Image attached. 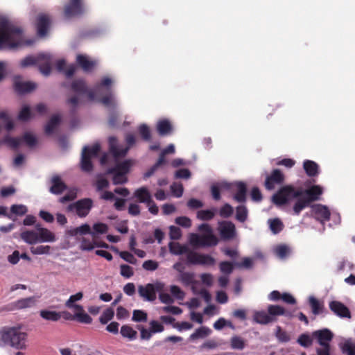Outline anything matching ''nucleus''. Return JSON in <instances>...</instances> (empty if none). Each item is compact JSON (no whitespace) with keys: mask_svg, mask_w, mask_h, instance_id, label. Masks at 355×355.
Here are the masks:
<instances>
[{"mask_svg":"<svg viewBox=\"0 0 355 355\" xmlns=\"http://www.w3.org/2000/svg\"><path fill=\"white\" fill-rule=\"evenodd\" d=\"M219 268L223 274L230 275L233 272L234 264L230 261H221L219 264Z\"/></svg>","mask_w":355,"mask_h":355,"instance_id":"56","label":"nucleus"},{"mask_svg":"<svg viewBox=\"0 0 355 355\" xmlns=\"http://www.w3.org/2000/svg\"><path fill=\"white\" fill-rule=\"evenodd\" d=\"M21 142H24L28 147H33L37 144V138L31 132H25L24 135L20 137Z\"/></svg>","mask_w":355,"mask_h":355,"instance_id":"49","label":"nucleus"},{"mask_svg":"<svg viewBox=\"0 0 355 355\" xmlns=\"http://www.w3.org/2000/svg\"><path fill=\"white\" fill-rule=\"evenodd\" d=\"M248 218V209L243 205H239L236 209V218L239 222L243 223Z\"/></svg>","mask_w":355,"mask_h":355,"instance_id":"45","label":"nucleus"},{"mask_svg":"<svg viewBox=\"0 0 355 355\" xmlns=\"http://www.w3.org/2000/svg\"><path fill=\"white\" fill-rule=\"evenodd\" d=\"M269 223L270 230L275 234L279 233L284 228V225L279 218L271 219Z\"/></svg>","mask_w":355,"mask_h":355,"instance_id":"47","label":"nucleus"},{"mask_svg":"<svg viewBox=\"0 0 355 355\" xmlns=\"http://www.w3.org/2000/svg\"><path fill=\"white\" fill-rule=\"evenodd\" d=\"M285 181V175L281 170L276 168L268 175L264 182V187L266 190L272 191L275 189L276 185H281Z\"/></svg>","mask_w":355,"mask_h":355,"instance_id":"9","label":"nucleus"},{"mask_svg":"<svg viewBox=\"0 0 355 355\" xmlns=\"http://www.w3.org/2000/svg\"><path fill=\"white\" fill-rule=\"evenodd\" d=\"M95 237L92 236V239L83 237L80 245V249L83 251H91L95 248Z\"/></svg>","mask_w":355,"mask_h":355,"instance_id":"39","label":"nucleus"},{"mask_svg":"<svg viewBox=\"0 0 355 355\" xmlns=\"http://www.w3.org/2000/svg\"><path fill=\"white\" fill-rule=\"evenodd\" d=\"M150 330H148L142 327L138 326L137 328L141 331V338L144 340L149 339L152 334L155 333V320H153L150 322Z\"/></svg>","mask_w":355,"mask_h":355,"instance_id":"40","label":"nucleus"},{"mask_svg":"<svg viewBox=\"0 0 355 355\" xmlns=\"http://www.w3.org/2000/svg\"><path fill=\"white\" fill-rule=\"evenodd\" d=\"M312 337L317 340L320 346L330 345V342L334 338V334L329 329L315 331L312 333Z\"/></svg>","mask_w":355,"mask_h":355,"instance_id":"14","label":"nucleus"},{"mask_svg":"<svg viewBox=\"0 0 355 355\" xmlns=\"http://www.w3.org/2000/svg\"><path fill=\"white\" fill-rule=\"evenodd\" d=\"M23 31L8 20L0 21V49L8 47L12 49L22 42Z\"/></svg>","mask_w":355,"mask_h":355,"instance_id":"2","label":"nucleus"},{"mask_svg":"<svg viewBox=\"0 0 355 355\" xmlns=\"http://www.w3.org/2000/svg\"><path fill=\"white\" fill-rule=\"evenodd\" d=\"M139 133L144 141H149L151 135L149 128L146 124H141L139 127Z\"/></svg>","mask_w":355,"mask_h":355,"instance_id":"58","label":"nucleus"},{"mask_svg":"<svg viewBox=\"0 0 355 355\" xmlns=\"http://www.w3.org/2000/svg\"><path fill=\"white\" fill-rule=\"evenodd\" d=\"M340 349L343 354L347 355H355V344L351 341L345 342L340 346Z\"/></svg>","mask_w":355,"mask_h":355,"instance_id":"54","label":"nucleus"},{"mask_svg":"<svg viewBox=\"0 0 355 355\" xmlns=\"http://www.w3.org/2000/svg\"><path fill=\"white\" fill-rule=\"evenodd\" d=\"M108 174H112V182L113 184H122L125 183L128 181V178L126 177V175L123 174L119 172H107Z\"/></svg>","mask_w":355,"mask_h":355,"instance_id":"50","label":"nucleus"},{"mask_svg":"<svg viewBox=\"0 0 355 355\" xmlns=\"http://www.w3.org/2000/svg\"><path fill=\"white\" fill-rule=\"evenodd\" d=\"M53 58L48 53H40L37 56H27L21 61V66L26 67L38 64L40 71L44 76H49L51 71Z\"/></svg>","mask_w":355,"mask_h":355,"instance_id":"4","label":"nucleus"},{"mask_svg":"<svg viewBox=\"0 0 355 355\" xmlns=\"http://www.w3.org/2000/svg\"><path fill=\"white\" fill-rule=\"evenodd\" d=\"M60 123V118L58 115H53L45 125V132L51 135Z\"/></svg>","mask_w":355,"mask_h":355,"instance_id":"35","label":"nucleus"},{"mask_svg":"<svg viewBox=\"0 0 355 355\" xmlns=\"http://www.w3.org/2000/svg\"><path fill=\"white\" fill-rule=\"evenodd\" d=\"M303 168L309 177H316L319 174V166L313 161L305 160L303 163Z\"/></svg>","mask_w":355,"mask_h":355,"instance_id":"25","label":"nucleus"},{"mask_svg":"<svg viewBox=\"0 0 355 355\" xmlns=\"http://www.w3.org/2000/svg\"><path fill=\"white\" fill-rule=\"evenodd\" d=\"M275 336L279 343H288L291 340V335L280 326H277Z\"/></svg>","mask_w":355,"mask_h":355,"instance_id":"36","label":"nucleus"},{"mask_svg":"<svg viewBox=\"0 0 355 355\" xmlns=\"http://www.w3.org/2000/svg\"><path fill=\"white\" fill-rule=\"evenodd\" d=\"M329 309L336 315L344 318H351V312L349 308L343 302L337 300H332L329 302Z\"/></svg>","mask_w":355,"mask_h":355,"instance_id":"13","label":"nucleus"},{"mask_svg":"<svg viewBox=\"0 0 355 355\" xmlns=\"http://www.w3.org/2000/svg\"><path fill=\"white\" fill-rule=\"evenodd\" d=\"M133 198L141 203H146L150 205L152 202V197L149 190L142 187L136 189L133 193Z\"/></svg>","mask_w":355,"mask_h":355,"instance_id":"20","label":"nucleus"},{"mask_svg":"<svg viewBox=\"0 0 355 355\" xmlns=\"http://www.w3.org/2000/svg\"><path fill=\"white\" fill-rule=\"evenodd\" d=\"M309 302L311 308L312 313L314 315H316L322 313V311L324 309V304L322 302H320L318 299H316L313 296L309 297Z\"/></svg>","mask_w":355,"mask_h":355,"instance_id":"33","label":"nucleus"},{"mask_svg":"<svg viewBox=\"0 0 355 355\" xmlns=\"http://www.w3.org/2000/svg\"><path fill=\"white\" fill-rule=\"evenodd\" d=\"M87 147L83 148L81 157V168L83 171L90 172L93 170V164L91 161L90 155L87 154Z\"/></svg>","mask_w":355,"mask_h":355,"instance_id":"27","label":"nucleus"},{"mask_svg":"<svg viewBox=\"0 0 355 355\" xmlns=\"http://www.w3.org/2000/svg\"><path fill=\"white\" fill-rule=\"evenodd\" d=\"M322 193L323 189L320 185H313L303 189L300 187L296 188L292 184H287L282 187L273 194L272 201L275 205L279 207L288 204L293 199H297L293 210L294 214L298 216L311 202L319 200Z\"/></svg>","mask_w":355,"mask_h":355,"instance_id":"1","label":"nucleus"},{"mask_svg":"<svg viewBox=\"0 0 355 355\" xmlns=\"http://www.w3.org/2000/svg\"><path fill=\"white\" fill-rule=\"evenodd\" d=\"M50 184L49 191L55 195H60L67 189V184L62 181L61 177L57 174L52 175Z\"/></svg>","mask_w":355,"mask_h":355,"instance_id":"16","label":"nucleus"},{"mask_svg":"<svg viewBox=\"0 0 355 355\" xmlns=\"http://www.w3.org/2000/svg\"><path fill=\"white\" fill-rule=\"evenodd\" d=\"M76 62L86 72L92 71L96 64L95 61L90 60L87 56L81 54L77 55Z\"/></svg>","mask_w":355,"mask_h":355,"instance_id":"24","label":"nucleus"},{"mask_svg":"<svg viewBox=\"0 0 355 355\" xmlns=\"http://www.w3.org/2000/svg\"><path fill=\"white\" fill-rule=\"evenodd\" d=\"M21 239L26 243L33 245L39 242L38 234L34 230H26L20 234Z\"/></svg>","mask_w":355,"mask_h":355,"instance_id":"29","label":"nucleus"},{"mask_svg":"<svg viewBox=\"0 0 355 355\" xmlns=\"http://www.w3.org/2000/svg\"><path fill=\"white\" fill-rule=\"evenodd\" d=\"M27 211V207L23 205H13L10 207V211L17 216H23Z\"/></svg>","mask_w":355,"mask_h":355,"instance_id":"59","label":"nucleus"},{"mask_svg":"<svg viewBox=\"0 0 355 355\" xmlns=\"http://www.w3.org/2000/svg\"><path fill=\"white\" fill-rule=\"evenodd\" d=\"M174 127L168 119H161L157 122V133L161 137H168L173 135Z\"/></svg>","mask_w":355,"mask_h":355,"instance_id":"17","label":"nucleus"},{"mask_svg":"<svg viewBox=\"0 0 355 355\" xmlns=\"http://www.w3.org/2000/svg\"><path fill=\"white\" fill-rule=\"evenodd\" d=\"M218 243V239L213 233L202 235V247L215 246Z\"/></svg>","mask_w":355,"mask_h":355,"instance_id":"34","label":"nucleus"},{"mask_svg":"<svg viewBox=\"0 0 355 355\" xmlns=\"http://www.w3.org/2000/svg\"><path fill=\"white\" fill-rule=\"evenodd\" d=\"M2 142L10 148L16 150L21 144V139L20 137H12L9 135H6L3 139Z\"/></svg>","mask_w":355,"mask_h":355,"instance_id":"37","label":"nucleus"},{"mask_svg":"<svg viewBox=\"0 0 355 355\" xmlns=\"http://www.w3.org/2000/svg\"><path fill=\"white\" fill-rule=\"evenodd\" d=\"M120 273L123 277L130 278L134 275L133 268L128 265L122 264L120 266Z\"/></svg>","mask_w":355,"mask_h":355,"instance_id":"64","label":"nucleus"},{"mask_svg":"<svg viewBox=\"0 0 355 355\" xmlns=\"http://www.w3.org/2000/svg\"><path fill=\"white\" fill-rule=\"evenodd\" d=\"M71 89L80 94H87L89 101L96 99V94L94 89H88L85 82L83 80H75L71 85Z\"/></svg>","mask_w":355,"mask_h":355,"instance_id":"12","label":"nucleus"},{"mask_svg":"<svg viewBox=\"0 0 355 355\" xmlns=\"http://www.w3.org/2000/svg\"><path fill=\"white\" fill-rule=\"evenodd\" d=\"M254 320L261 324H267L276 321L277 319L265 311H257L254 315Z\"/></svg>","mask_w":355,"mask_h":355,"instance_id":"26","label":"nucleus"},{"mask_svg":"<svg viewBox=\"0 0 355 355\" xmlns=\"http://www.w3.org/2000/svg\"><path fill=\"white\" fill-rule=\"evenodd\" d=\"M40 315L44 320L52 322H57L61 318V315L55 311L42 309L40 311Z\"/></svg>","mask_w":355,"mask_h":355,"instance_id":"32","label":"nucleus"},{"mask_svg":"<svg viewBox=\"0 0 355 355\" xmlns=\"http://www.w3.org/2000/svg\"><path fill=\"white\" fill-rule=\"evenodd\" d=\"M171 191L174 196L180 198L183 194V186L180 183H173L171 185Z\"/></svg>","mask_w":355,"mask_h":355,"instance_id":"63","label":"nucleus"},{"mask_svg":"<svg viewBox=\"0 0 355 355\" xmlns=\"http://www.w3.org/2000/svg\"><path fill=\"white\" fill-rule=\"evenodd\" d=\"M216 211V208L200 210L197 212V218L201 220H210L215 216Z\"/></svg>","mask_w":355,"mask_h":355,"instance_id":"43","label":"nucleus"},{"mask_svg":"<svg viewBox=\"0 0 355 355\" xmlns=\"http://www.w3.org/2000/svg\"><path fill=\"white\" fill-rule=\"evenodd\" d=\"M83 297L82 292H78L75 295H72L69 297V300L66 302L65 306L69 309H72V306L75 304L74 302L80 300Z\"/></svg>","mask_w":355,"mask_h":355,"instance_id":"61","label":"nucleus"},{"mask_svg":"<svg viewBox=\"0 0 355 355\" xmlns=\"http://www.w3.org/2000/svg\"><path fill=\"white\" fill-rule=\"evenodd\" d=\"M297 343L304 347H308L312 344V339L308 334H302L298 337Z\"/></svg>","mask_w":355,"mask_h":355,"instance_id":"62","label":"nucleus"},{"mask_svg":"<svg viewBox=\"0 0 355 355\" xmlns=\"http://www.w3.org/2000/svg\"><path fill=\"white\" fill-rule=\"evenodd\" d=\"M73 318L84 324H90L92 322V318L86 313L85 311L82 312H76Z\"/></svg>","mask_w":355,"mask_h":355,"instance_id":"55","label":"nucleus"},{"mask_svg":"<svg viewBox=\"0 0 355 355\" xmlns=\"http://www.w3.org/2000/svg\"><path fill=\"white\" fill-rule=\"evenodd\" d=\"M114 309L111 307L107 308L103 311L99 318V321L101 324H105L114 318Z\"/></svg>","mask_w":355,"mask_h":355,"instance_id":"48","label":"nucleus"},{"mask_svg":"<svg viewBox=\"0 0 355 355\" xmlns=\"http://www.w3.org/2000/svg\"><path fill=\"white\" fill-rule=\"evenodd\" d=\"M37 234L39 242H53L55 241L54 234L46 228H39Z\"/></svg>","mask_w":355,"mask_h":355,"instance_id":"30","label":"nucleus"},{"mask_svg":"<svg viewBox=\"0 0 355 355\" xmlns=\"http://www.w3.org/2000/svg\"><path fill=\"white\" fill-rule=\"evenodd\" d=\"M100 102L107 107H112L113 108H115L116 106V103L111 91H110L108 94L103 96L100 99Z\"/></svg>","mask_w":355,"mask_h":355,"instance_id":"53","label":"nucleus"},{"mask_svg":"<svg viewBox=\"0 0 355 355\" xmlns=\"http://www.w3.org/2000/svg\"><path fill=\"white\" fill-rule=\"evenodd\" d=\"M36 88V85L31 82H23L19 76L14 78V89L18 94H24L32 92Z\"/></svg>","mask_w":355,"mask_h":355,"instance_id":"15","label":"nucleus"},{"mask_svg":"<svg viewBox=\"0 0 355 355\" xmlns=\"http://www.w3.org/2000/svg\"><path fill=\"white\" fill-rule=\"evenodd\" d=\"M175 153V147L173 144H170L166 148H163L157 159V168L168 163L167 156Z\"/></svg>","mask_w":355,"mask_h":355,"instance_id":"23","label":"nucleus"},{"mask_svg":"<svg viewBox=\"0 0 355 355\" xmlns=\"http://www.w3.org/2000/svg\"><path fill=\"white\" fill-rule=\"evenodd\" d=\"M218 231L223 240H231L236 236V227L231 221H221L218 223Z\"/></svg>","mask_w":355,"mask_h":355,"instance_id":"11","label":"nucleus"},{"mask_svg":"<svg viewBox=\"0 0 355 355\" xmlns=\"http://www.w3.org/2000/svg\"><path fill=\"white\" fill-rule=\"evenodd\" d=\"M30 250L33 254H49L50 253L51 247L49 245L32 246Z\"/></svg>","mask_w":355,"mask_h":355,"instance_id":"52","label":"nucleus"},{"mask_svg":"<svg viewBox=\"0 0 355 355\" xmlns=\"http://www.w3.org/2000/svg\"><path fill=\"white\" fill-rule=\"evenodd\" d=\"M169 250L170 252L174 254H187L190 251L187 246L182 245L180 243L175 242H171L169 243Z\"/></svg>","mask_w":355,"mask_h":355,"instance_id":"38","label":"nucleus"},{"mask_svg":"<svg viewBox=\"0 0 355 355\" xmlns=\"http://www.w3.org/2000/svg\"><path fill=\"white\" fill-rule=\"evenodd\" d=\"M120 332L123 337L128 338L130 340H133L137 338V332L130 326L123 325L121 328Z\"/></svg>","mask_w":355,"mask_h":355,"instance_id":"41","label":"nucleus"},{"mask_svg":"<svg viewBox=\"0 0 355 355\" xmlns=\"http://www.w3.org/2000/svg\"><path fill=\"white\" fill-rule=\"evenodd\" d=\"M132 165V160H125L123 162L116 164L115 166L107 169V172H119L126 175Z\"/></svg>","mask_w":355,"mask_h":355,"instance_id":"28","label":"nucleus"},{"mask_svg":"<svg viewBox=\"0 0 355 355\" xmlns=\"http://www.w3.org/2000/svg\"><path fill=\"white\" fill-rule=\"evenodd\" d=\"M268 313L270 316L276 318V316L284 315L285 313V309L279 305H269L268 306Z\"/></svg>","mask_w":355,"mask_h":355,"instance_id":"46","label":"nucleus"},{"mask_svg":"<svg viewBox=\"0 0 355 355\" xmlns=\"http://www.w3.org/2000/svg\"><path fill=\"white\" fill-rule=\"evenodd\" d=\"M139 295L146 301H153L155 299V284H147L146 286H138Z\"/></svg>","mask_w":355,"mask_h":355,"instance_id":"18","label":"nucleus"},{"mask_svg":"<svg viewBox=\"0 0 355 355\" xmlns=\"http://www.w3.org/2000/svg\"><path fill=\"white\" fill-rule=\"evenodd\" d=\"M68 234L72 236H77L78 234H92V236H95V234L91 232V227L88 224H83L80 227L71 229L68 231Z\"/></svg>","mask_w":355,"mask_h":355,"instance_id":"31","label":"nucleus"},{"mask_svg":"<svg viewBox=\"0 0 355 355\" xmlns=\"http://www.w3.org/2000/svg\"><path fill=\"white\" fill-rule=\"evenodd\" d=\"M50 23V18L47 15L42 14L37 17V30L40 37H44L47 34Z\"/></svg>","mask_w":355,"mask_h":355,"instance_id":"19","label":"nucleus"},{"mask_svg":"<svg viewBox=\"0 0 355 355\" xmlns=\"http://www.w3.org/2000/svg\"><path fill=\"white\" fill-rule=\"evenodd\" d=\"M125 140L128 147L119 148L117 145V139L115 137H110L109 138L110 151L114 157L119 158L124 157L127 154L129 147L135 144L136 139L132 134H128L125 137Z\"/></svg>","mask_w":355,"mask_h":355,"instance_id":"6","label":"nucleus"},{"mask_svg":"<svg viewBox=\"0 0 355 355\" xmlns=\"http://www.w3.org/2000/svg\"><path fill=\"white\" fill-rule=\"evenodd\" d=\"M187 262L194 265L214 266L215 259L209 254H200L194 251H189L187 254Z\"/></svg>","mask_w":355,"mask_h":355,"instance_id":"7","label":"nucleus"},{"mask_svg":"<svg viewBox=\"0 0 355 355\" xmlns=\"http://www.w3.org/2000/svg\"><path fill=\"white\" fill-rule=\"evenodd\" d=\"M132 320L137 322H146L148 320V315L145 311L142 310H134Z\"/></svg>","mask_w":355,"mask_h":355,"instance_id":"51","label":"nucleus"},{"mask_svg":"<svg viewBox=\"0 0 355 355\" xmlns=\"http://www.w3.org/2000/svg\"><path fill=\"white\" fill-rule=\"evenodd\" d=\"M230 345L234 349L242 350L245 347V341L240 336H234L230 339Z\"/></svg>","mask_w":355,"mask_h":355,"instance_id":"44","label":"nucleus"},{"mask_svg":"<svg viewBox=\"0 0 355 355\" xmlns=\"http://www.w3.org/2000/svg\"><path fill=\"white\" fill-rule=\"evenodd\" d=\"M93 206L94 202L92 199L85 198L69 204L67 207L66 210L67 212L76 214L79 218H85L89 214Z\"/></svg>","mask_w":355,"mask_h":355,"instance_id":"5","label":"nucleus"},{"mask_svg":"<svg viewBox=\"0 0 355 355\" xmlns=\"http://www.w3.org/2000/svg\"><path fill=\"white\" fill-rule=\"evenodd\" d=\"M233 207L228 203L225 204L219 211L220 216L223 218H229L233 214Z\"/></svg>","mask_w":355,"mask_h":355,"instance_id":"60","label":"nucleus"},{"mask_svg":"<svg viewBox=\"0 0 355 355\" xmlns=\"http://www.w3.org/2000/svg\"><path fill=\"white\" fill-rule=\"evenodd\" d=\"M233 188L236 189L234 195V200L238 202H245L246 201L247 187L243 182H237L232 184Z\"/></svg>","mask_w":355,"mask_h":355,"instance_id":"22","label":"nucleus"},{"mask_svg":"<svg viewBox=\"0 0 355 355\" xmlns=\"http://www.w3.org/2000/svg\"><path fill=\"white\" fill-rule=\"evenodd\" d=\"M311 212L315 220L324 224L329 220L331 213L326 205L315 204L311 206Z\"/></svg>","mask_w":355,"mask_h":355,"instance_id":"10","label":"nucleus"},{"mask_svg":"<svg viewBox=\"0 0 355 355\" xmlns=\"http://www.w3.org/2000/svg\"><path fill=\"white\" fill-rule=\"evenodd\" d=\"M28 334L19 327H3L0 330V347L10 346L16 349H25Z\"/></svg>","mask_w":355,"mask_h":355,"instance_id":"3","label":"nucleus"},{"mask_svg":"<svg viewBox=\"0 0 355 355\" xmlns=\"http://www.w3.org/2000/svg\"><path fill=\"white\" fill-rule=\"evenodd\" d=\"M84 12L85 7L83 0H69L64 8V15L66 18L80 16Z\"/></svg>","mask_w":355,"mask_h":355,"instance_id":"8","label":"nucleus"},{"mask_svg":"<svg viewBox=\"0 0 355 355\" xmlns=\"http://www.w3.org/2000/svg\"><path fill=\"white\" fill-rule=\"evenodd\" d=\"M211 333V330L207 327H201L197 329L192 334H191L189 339L191 340H196L198 338H202Z\"/></svg>","mask_w":355,"mask_h":355,"instance_id":"42","label":"nucleus"},{"mask_svg":"<svg viewBox=\"0 0 355 355\" xmlns=\"http://www.w3.org/2000/svg\"><path fill=\"white\" fill-rule=\"evenodd\" d=\"M37 298L34 296L19 299L12 304L13 310H19L34 307L37 304Z\"/></svg>","mask_w":355,"mask_h":355,"instance_id":"21","label":"nucleus"},{"mask_svg":"<svg viewBox=\"0 0 355 355\" xmlns=\"http://www.w3.org/2000/svg\"><path fill=\"white\" fill-rule=\"evenodd\" d=\"M77 197V190L73 189H71L67 194L59 198L60 203L64 204L67 202L72 201Z\"/></svg>","mask_w":355,"mask_h":355,"instance_id":"57","label":"nucleus"}]
</instances>
